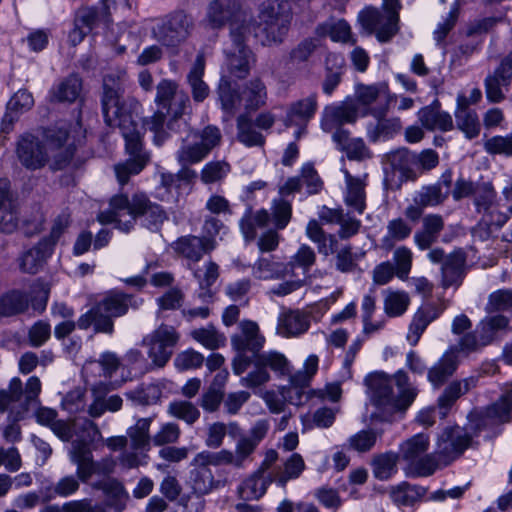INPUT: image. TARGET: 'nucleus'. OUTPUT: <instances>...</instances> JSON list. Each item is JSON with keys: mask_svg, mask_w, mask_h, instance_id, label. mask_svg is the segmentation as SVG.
Returning <instances> with one entry per match:
<instances>
[{"mask_svg": "<svg viewBox=\"0 0 512 512\" xmlns=\"http://www.w3.org/2000/svg\"><path fill=\"white\" fill-rule=\"evenodd\" d=\"M346 184L345 204L354 209L358 214H362L366 208L365 183L346 172Z\"/></svg>", "mask_w": 512, "mask_h": 512, "instance_id": "43", "label": "nucleus"}, {"mask_svg": "<svg viewBox=\"0 0 512 512\" xmlns=\"http://www.w3.org/2000/svg\"><path fill=\"white\" fill-rule=\"evenodd\" d=\"M512 82V50L501 60L498 67L484 80L486 98L490 103L505 100Z\"/></svg>", "mask_w": 512, "mask_h": 512, "instance_id": "21", "label": "nucleus"}, {"mask_svg": "<svg viewBox=\"0 0 512 512\" xmlns=\"http://www.w3.org/2000/svg\"><path fill=\"white\" fill-rule=\"evenodd\" d=\"M237 138L248 147L262 146L265 143L264 136L253 128V122L247 114L237 118Z\"/></svg>", "mask_w": 512, "mask_h": 512, "instance_id": "54", "label": "nucleus"}, {"mask_svg": "<svg viewBox=\"0 0 512 512\" xmlns=\"http://www.w3.org/2000/svg\"><path fill=\"white\" fill-rule=\"evenodd\" d=\"M161 388L154 383L141 384L137 388L127 391L125 396L135 405L149 406L155 404L161 397Z\"/></svg>", "mask_w": 512, "mask_h": 512, "instance_id": "53", "label": "nucleus"}, {"mask_svg": "<svg viewBox=\"0 0 512 512\" xmlns=\"http://www.w3.org/2000/svg\"><path fill=\"white\" fill-rule=\"evenodd\" d=\"M384 297V312L389 317H398L406 312L410 304V297L404 291L386 290Z\"/></svg>", "mask_w": 512, "mask_h": 512, "instance_id": "57", "label": "nucleus"}, {"mask_svg": "<svg viewBox=\"0 0 512 512\" xmlns=\"http://www.w3.org/2000/svg\"><path fill=\"white\" fill-rule=\"evenodd\" d=\"M462 353L460 342L452 345L446 350L441 358L428 369V381L435 387L442 386L457 370L459 365V354Z\"/></svg>", "mask_w": 512, "mask_h": 512, "instance_id": "23", "label": "nucleus"}, {"mask_svg": "<svg viewBox=\"0 0 512 512\" xmlns=\"http://www.w3.org/2000/svg\"><path fill=\"white\" fill-rule=\"evenodd\" d=\"M484 149L490 155L512 156V133L506 136H493L484 142Z\"/></svg>", "mask_w": 512, "mask_h": 512, "instance_id": "64", "label": "nucleus"}, {"mask_svg": "<svg viewBox=\"0 0 512 512\" xmlns=\"http://www.w3.org/2000/svg\"><path fill=\"white\" fill-rule=\"evenodd\" d=\"M241 95L245 102V109L255 111L266 103V86L260 79H253L245 85Z\"/></svg>", "mask_w": 512, "mask_h": 512, "instance_id": "47", "label": "nucleus"}, {"mask_svg": "<svg viewBox=\"0 0 512 512\" xmlns=\"http://www.w3.org/2000/svg\"><path fill=\"white\" fill-rule=\"evenodd\" d=\"M191 337L209 350H217L226 343V337L214 325L197 328L191 331Z\"/></svg>", "mask_w": 512, "mask_h": 512, "instance_id": "52", "label": "nucleus"}, {"mask_svg": "<svg viewBox=\"0 0 512 512\" xmlns=\"http://www.w3.org/2000/svg\"><path fill=\"white\" fill-rule=\"evenodd\" d=\"M114 0H100L96 6L78 10L75 25H81L88 33L100 24L109 25L112 22L111 8H115Z\"/></svg>", "mask_w": 512, "mask_h": 512, "instance_id": "24", "label": "nucleus"}, {"mask_svg": "<svg viewBox=\"0 0 512 512\" xmlns=\"http://www.w3.org/2000/svg\"><path fill=\"white\" fill-rule=\"evenodd\" d=\"M206 25L214 30L230 26V32L237 27L243 33H256L252 16L242 7L240 0H212L209 2L205 19Z\"/></svg>", "mask_w": 512, "mask_h": 512, "instance_id": "6", "label": "nucleus"}, {"mask_svg": "<svg viewBox=\"0 0 512 512\" xmlns=\"http://www.w3.org/2000/svg\"><path fill=\"white\" fill-rule=\"evenodd\" d=\"M429 448V437L426 434L419 433L405 441L401 447V455L407 464L426 454Z\"/></svg>", "mask_w": 512, "mask_h": 512, "instance_id": "56", "label": "nucleus"}, {"mask_svg": "<svg viewBox=\"0 0 512 512\" xmlns=\"http://www.w3.org/2000/svg\"><path fill=\"white\" fill-rule=\"evenodd\" d=\"M124 74L119 72L107 73L102 79L100 103L105 123L112 128L120 127L132 120L133 110L138 103L124 98Z\"/></svg>", "mask_w": 512, "mask_h": 512, "instance_id": "5", "label": "nucleus"}, {"mask_svg": "<svg viewBox=\"0 0 512 512\" xmlns=\"http://www.w3.org/2000/svg\"><path fill=\"white\" fill-rule=\"evenodd\" d=\"M179 339L180 335L173 326L161 324L144 337L143 344L148 346V356L152 363L162 368L172 357Z\"/></svg>", "mask_w": 512, "mask_h": 512, "instance_id": "14", "label": "nucleus"}, {"mask_svg": "<svg viewBox=\"0 0 512 512\" xmlns=\"http://www.w3.org/2000/svg\"><path fill=\"white\" fill-rule=\"evenodd\" d=\"M191 465L195 468L190 471V482L193 492L199 496L209 494L220 485V481L214 479L213 473L207 463L195 462L193 458Z\"/></svg>", "mask_w": 512, "mask_h": 512, "instance_id": "36", "label": "nucleus"}, {"mask_svg": "<svg viewBox=\"0 0 512 512\" xmlns=\"http://www.w3.org/2000/svg\"><path fill=\"white\" fill-rule=\"evenodd\" d=\"M426 493L427 488L404 481L391 487L390 497L399 506H413L421 501Z\"/></svg>", "mask_w": 512, "mask_h": 512, "instance_id": "41", "label": "nucleus"}, {"mask_svg": "<svg viewBox=\"0 0 512 512\" xmlns=\"http://www.w3.org/2000/svg\"><path fill=\"white\" fill-rule=\"evenodd\" d=\"M51 243L41 239L34 247L25 251L18 259L20 270L27 274L38 273L53 252Z\"/></svg>", "mask_w": 512, "mask_h": 512, "instance_id": "30", "label": "nucleus"}, {"mask_svg": "<svg viewBox=\"0 0 512 512\" xmlns=\"http://www.w3.org/2000/svg\"><path fill=\"white\" fill-rule=\"evenodd\" d=\"M168 413L188 425H193L200 417L198 408L189 401H174L168 406Z\"/></svg>", "mask_w": 512, "mask_h": 512, "instance_id": "62", "label": "nucleus"}, {"mask_svg": "<svg viewBox=\"0 0 512 512\" xmlns=\"http://www.w3.org/2000/svg\"><path fill=\"white\" fill-rule=\"evenodd\" d=\"M318 108L317 94L313 93L306 98L290 104L284 123L286 126H306L314 117Z\"/></svg>", "mask_w": 512, "mask_h": 512, "instance_id": "31", "label": "nucleus"}, {"mask_svg": "<svg viewBox=\"0 0 512 512\" xmlns=\"http://www.w3.org/2000/svg\"><path fill=\"white\" fill-rule=\"evenodd\" d=\"M509 318L503 314H488L476 325L473 331L465 333L460 339V347L464 355L481 351L492 344L498 333L509 325Z\"/></svg>", "mask_w": 512, "mask_h": 512, "instance_id": "10", "label": "nucleus"}, {"mask_svg": "<svg viewBox=\"0 0 512 512\" xmlns=\"http://www.w3.org/2000/svg\"><path fill=\"white\" fill-rule=\"evenodd\" d=\"M472 437L459 426L446 427L440 434L435 454L445 463H450L471 445Z\"/></svg>", "mask_w": 512, "mask_h": 512, "instance_id": "20", "label": "nucleus"}, {"mask_svg": "<svg viewBox=\"0 0 512 512\" xmlns=\"http://www.w3.org/2000/svg\"><path fill=\"white\" fill-rule=\"evenodd\" d=\"M393 261L396 276L401 280L407 279L411 271L413 261V253L411 249L406 246H398L394 248Z\"/></svg>", "mask_w": 512, "mask_h": 512, "instance_id": "63", "label": "nucleus"}, {"mask_svg": "<svg viewBox=\"0 0 512 512\" xmlns=\"http://www.w3.org/2000/svg\"><path fill=\"white\" fill-rule=\"evenodd\" d=\"M465 95H458L455 111L456 124L468 139L477 137L480 133V123L476 111L469 109Z\"/></svg>", "mask_w": 512, "mask_h": 512, "instance_id": "34", "label": "nucleus"}, {"mask_svg": "<svg viewBox=\"0 0 512 512\" xmlns=\"http://www.w3.org/2000/svg\"><path fill=\"white\" fill-rule=\"evenodd\" d=\"M316 34L319 37H330L334 42H349L351 40V27L343 19L329 20L316 27Z\"/></svg>", "mask_w": 512, "mask_h": 512, "instance_id": "49", "label": "nucleus"}, {"mask_svg": "<svg viewBox=\"0 0 512 512\" xmlns=\"http://www.w3.org/2000/svg\"><path fill=\"white\" fill-rule=\"evenodd\" d=\"M364 383L370 403L377 410L372 418L380 421H388L393 414L406 411L418 395L417 387L404 370L393 375L376 371L368 374Z\"/></svg>", "mask_w": 512, "mask_h": 512, "instance_id": "2", "label": "nucleus"}, {"mask_svg": "<svg viewBox=\"0 0 512 512\" xmlns=\"http://www.w3.org/2000/svg\"><path fill=\"white\" fill-rule=\"evenodd\" d=\"M20 202L8 179H0V230L10 234L19 228Z\"/></svg>", "mask_w": 512, "mask_h": 512, "instance_id": "22", "label": "nucleus"}, {"mask_svg": "<svg viewBox=\"0 0 512 512\" xmlns=\"http://www.w3.org/2000/svg\"><path fill=\"white\" fill-rule=\"evenodd\" d=\"M194 277L199 283L200 292L198 297L203 302H208L212 299L213 293L210 287L216 282L219 277V267L215 262H208L205 269H197L194 271Z\"/></svg>", "mask_w": 512, "mask_h": 512, "instance_id": "46", "label": "nucleus"}, {"mask_svg": "<svg viewBox=\"0 0 512 512\" xmlns=\"http://www.w3.org/2000/svg\"><path fill=\"white\" fill-rule=\"evenodd\" d=\"M205 57L203 53H199L193 63L191 70L187 75L193 100L195 102H203L209 95V87L204 82Z\"/></svg>", "mask_w": 512, "mask_h": 512, "instance_id": "38", "label": "nucleus"}, {"mask_svg": "<svg viewBox=\"0 0 512 512\" xmlns=\"http://www.w3.org/2000/svg\"><path fill=\"white\" fill-rule=\"evenodd\" d=\"M478 378L470 376L461 380L449 383L438 397L437 405L439 414L445 418L456 401L471 389L477 386Z\"/></svg>", "mask_w": 512, "mask_h": 512, "instance_id": "26", "label": "nucleus"}, {"mask_svg": "<svg viewBox=\"0 0 512 512\" xmlns=\"http://www.w3.org/2000/svg\"><path fill=\"white\" fill-rule=\"evenodd\" d=\"M399 456L394 452H385L375 455L372 459V472L376 479L385 481L397 472Z\"/></svg>", "mask_w": 512, "mask_h": 512, "instance_id": "48", "label": "nucleus"}, {"mask_svg": "<svg viewBox=\"0 0 512 512\" xmlns=\"http://www.w3.org/2000/svg\"><path fill=\"white\" fill-rule=\"evenodd\" d=\"M69 459L77 467V475L83 483H88L93 475L108 478L114 472L116 462L112 457L99 461L93 458L92 450L85 441H73L69 450Z\"/></svg>", "mask_w": 512, "mask_h": 512, "instance_id": "12", "label": "nucleus"}, {"mask_svg": "<svg viewBox=\"0 0 512 512\" xmlns=\"http://www.w3.org/2000/svg\"><path fill=\"white\" fill-rule=\"evenodd\" d=\"M95 490H101L108 498V505L115 512H122L129 499L128 492L123 484L116 478L108 477L99 479L91 484Z\"/></svg>", "mask_w": 512, "mask_h": 512, "instance_id": "32", "label": "nucleus"}, {"mask_svg": "<svg viewBox=\"0 0 512 512\" xmlns=\"http://www.w3.org/2000/svg\"><path fill=\"white\" fill-rule=\"evenodd\" d=\"M470 428L479 433L512 420V386L492 404L475 408L468 415Z\"/></svg>", "mask_w": 512, "mask_h": 512, "instance_id": "11", "label": "nucleus"}, {"mask_svg": "<svg viewBox=\"0 0 512 512\" xmlns=\"http://www.w3.org/2000/svg\"><path fill=\"white\" fill-rule=\"evenodd\" d=\"M125 139V149L129 158L123 164L115 166L120 185H125L131 175L139 174L150 161V153L144 149L142 135L135 120L118 127Z\"/></svg>", "mask_w": 512, "mask_h": 512, "instance_id": "8", "label": "nucleus"}, {"mask_svg": "<svg viewBox=\"0 0 512 512\" xmlns=\"http://www.w3.org/2000/svg\"><path fill=\"white\" fill-rule=\"evenodd\" d=\"M166 114L162 111H156L152 116L143 119L145 129L152 132L153 143L156 146H162L170 137L168 128L165 129Z\"/></svg>", "mask_w": 512, "mask_h": 512, "instance_id": "59", "label": "nucleus"}, {"mask_svg": "<svg viewBox=\"0 0 512 512\" xmlns=\"http://www.w3.org/2000/svg\"><path fill=\"white\" fill-rule=\"evenodd\" d=\"M215 247L214 239H203L195 235L181 236L172 243L175 253L192 262L200 261L204 254L214 250Z\"/></svg>", "mask_w": 512, "mask_h": 512, "instance_id": "25", "label": "nucleus"}, {"mask_svg": "<svg viewBox=\"0 0 512 512\" xmlns=\"http://www.w3.org/2000/svg\"><path fill=\"white\" fill-rule=\"evenodd\" d=\"M310 326L309 316L299 310H289L278 318L277 331L283 336H297L308 330Z\"/></svg>", "mask_w": 512, "mask_h": 512, "instance_id": "37", "label": "nucleus"}, {"mask_svg": "<svg viewBox=\"0 0 512 512\" xmlns=\"http://www.w3.org/2000/svg\"><path fill=\"white\" fill-rule=\"evenodd\" d=\"M15 153L20 164L30 171L43 168L49 161L45 145L31 133H24L18 137Z\"/></svg>", "mask_w": 512, "mask_h": 512, "instance_id": "19", "label": "nucleus"}, {"mask_svg": "<svg viewBox=\"0 0 512 512\" xmlns=\"http://www.w3.org/2000/svg\"><path fill=\"white\" fill-rule=\"evenodd\" d=\"M29 306V297L20 290H11L0 297V317L23 313Z\"/></svg>", "mask_w": 512, "mask_h": 512, "instance_id": "45", "label": "nucleus"}, {"mask_svg": "<svg viewBox=\"0 0 512 512\" xmlns=\"http://www.w3.org/2000/svg\"><path fill=\"white\" fill-rule=\"evenodd\" d=\"M239 330L231 336V345L237 351L232 361L233 372L241 375L254 365V370L240 379L242 386L256 388L267 383L270 379L267 368L281 375L288 372V360L283 354L276 351L260 353L265 337L260 333L256 322L243 320L239 323Z\"/></svg>", "mask_w": 512, "mask_h": 512, "instance_id": "1", "label": "nucleus"}, {"mask_svg": "<svg viewBox=\"0 0 512 512\" xmlns=\"http://www.w3.org/2000/svg\"><path fill=\"white\" fill-rule=\"evenodd\" d=\"M217 92L224 111L233 113L240 106L242 95L232 87L227 77L220 79Z\"/></svg>", "mask_w": 512, "mask_h": 512, "instance_id": "58", "label": "nucleus"}, {"mask_svg": "<svg viewBox=\"0 0 512 512\" xmlns=\"http://www.w3.org/2000/svg\"><path fill=\"white\" fill-rule=\"evenodd\" d=\"M437 454H425L410 464H407L404 471L406 476L411 478L428 477L435 473L438 468Z\"/></svg>", "mask_w": 512, "mask_h": 512, "instance_id": "55", "label": "nucleus"}, {"mask_svg": "<svg viewBox=\"0 0 512 512\" xmlns=\"http://www.w3.org/2000/svg\"><path fill=\"white\" fill-rule=\"evenodd\" d=\"M231 171V165L225 160L207 162L201 172L200 179L204 184H213L222 181Z\"/></svg>", "mask_w": 512, "mask_h": 512, "instance_id": "61", "label": "nucleus"}, {"mask_svg": "<svg viewBox=\"0 0 512 512\" xmlns=\"http://www.w3.org/2000/svg\"><path fill=\"white\" fill-rule=\"evenodd\" d=\"M412 226L403 218L398 217L388 221L386 235L381 239V249L391 251L397 242H402L410 237Z\"/></svg>", "mask_w": 512, "mask_h": 512, "instance_id": "40", "label": "nucleus"}, {"mask_svg": "<svg viewBox=\"0 0 512 512\" xmlns=\"http://www.w3.org/2000/svg\"><path fill=\"white\" fill-rule=\"evenodd\" d=\"M137 218H142V224L150 231L156 232L167 220V214L144 193H135L131 198L119 193L110 199L109 209L97 216L100 223H115L116 228L126 233L134 227Z\"/></svg>", "mask_w": 512, "mask_h": 512, "instance_id": "3", "label": "nucleus"}, {"mask_svg": "<svg viewBox=\"0 0 512 512\" xmlns=\"http://www.w3.org/2000/svg\"><path fill=\"white\" fill-rule=\"evenodd\" d=\"M272 483H275L273 472L264 475L258 471H254L238 487V496L244 501L259 500Z\"/></svg>", "mask_w": 512, "mask_h": 512, "instance_id": "33", "label": "nucleus"}, {"mask_svg": "<svg viewBox=\"0 0 512 512\" xmlns=\"http://www.w3.org/2000/svg\"><path fill=\"white\" fill-rule=\"evenodd\" d=\"M388 162L395 170H399L402 175L409 180H415L417 173L414 170L415 153L407 148L397 149L387 155Z\"/></svg>", "mask_w": 512, "mask_h": 512, "instance_id": "44", "label": "nucleus"}, {"mask_svg": "<svg viewBox=\"0 0 512 512\" xmlns=\"http://www.w3.org/2000/svg\"><path fill=\"white\" fill-rule=\"evenodd\" d=\"M194 21L191 15L177 10L166 15L152 29V35L161 45L176 50L191 35Z\"/></svg>", "mask_w": 512, "mask_h": 512, "instance_id": "9", "label": "nucleus"}, {"mask_svg": "<svg viewBox=\"0 0 512 512\" xmlns=\"http://www.w3.org/2000/svg\"><path fill=\"white\" fill-rule=\"evenodd\" d=\"M467 255L461 248L455 249L446 256L441 266L442 286L448 288L460 285L466 274Z\"/></svg>", "mask_w": 512, "mask_h": 512, "instance_id": "27", "label": "nucleus"}, {"mask_svg": "<svg viewBox=\"0 0 512 512\" xmlns=\"http://www.w3.org/2000/svg\"><path fill=\"white\" fill-rule=\"evenodd\" d=\"M421 124L428 130L436 129L441 131H450L453 128V120L449 113L440 110L438 100L431 105L426 106L418 112Z\"/></svg>", "mask_w": 512, "mask_h": 512, "instance_id": "35", "label": "nucleus"}, {"mask_svg": "<svg viewBox=\"0 0 512 512\" xmlns=\"http://www.w3.org/2000/svg\"><path fill=\"white\" fill-rule=\"evenodd\" d=\"M396 95H390L383 106L368 108L363 115H371L376 121L367 124V138L370 142H377L380 139H390L402 129L398 117H387L389 103L396 99Z\"/></svg>", "mask_w": 512, "mask_h": 512, "instance_id": "18", "label": "nucleus"}, {"mask_svg": "<svg viewBox=\"0 0 512 512\" xmlns=\"http://www.w3.org/2000/svg\"><path fill=\"white\" fill-rule=\"evenodd\" d=\"M143 299L121 291H109L103 298L82 314L78 320V328L87 330L93 327L94 333L112 335L114 333V318L126 315L130 308L138 309Z\"/></svg>", "mask_w": 512, "mask_h": 512, "instance_id": "4", "label": "nucleus"}, {"mask_svg": "<svg viewBox=\"0 0 512 512\" xmlns=\"http://www.w3.org/2000/svg\"><path fill=\"white\" fill-rule=\"evenodd\" d=\"M82 81L77 75H70L51 90V96L59 102H74L80 95Z\"/></svg>", "mask_w": 512, "mask_h": 512, "instance_id": "51", "label": "nucleus"}, {"mask_svg": "<svg viewBox=\"0 0 512 512\" xmlns=\"http://www.w3.org/2000/svg\"><path fill=\"white\" fill-rule=\"evenodd\" d=\"M260 22L256 25V34L252 31L251 36L259 38V31L265 34V39H261L263 45L271 43H281L289 30V15L280 13L272 4H263L259 13Z\"/></svg>", "mask_w": 512, "mask_h": 512, "instance_id": "17", "label": "nucleus"}, {"mask_svg": "<svg viewBox=\"0 0 512 512\" xmlns=\"http://www.w3.org/2000/svg\"><path fill=\"white\" fill-rule=\"evenodd\" d=\"M190 106L189 96L180 91L174 100H172L171 105L166 108L167 113L171 112V118L167 122L166 127L169 131L172 132H183L188 129V123L185 119L182 118L186 109Z\"/></svg>", "mask_w": 512, "mask_h": 512, "instance_id": "42", "label": "nucleus"}, {"mask_svg": "<svg viewBox=\"0 0 512 512\" xmlns=\"http://www.w3.org/2000/svg\"><path fill=\"white\" fill-rule=\"evenodd\" d=\"M305 470V462L303 457L298 453H293L284 462L283 470L273 472L275 483L280 487H285L287 482L300 477Z\"/></svg>", "mask_w": 512, "mask_h": 512, "instance_id": "50", "label": "nucleus"}, {"mask_svg": "<svg viewBox=\"0 0 512 512\" xmlns=\"http://www.w3.org/2000/svg\"><path fill=\"white\" fill-rule=\"evenodd\" d=\"M251 34H241L237 27L233 28L230 33L232 46L226 50L227 65L229 73L238 79L246 78L256 62L254 53L246 45Z\"/></svg>", "mask_w": 512, "mask_h": 512, "instance_id": "16", "label": "nucleus"}, {"mask_svg": "<svg viewBox=\"0 0 512 512\" xmlns=\"http://www.w3.org/2000/svg\"><path fill=\"white\" fill-rule=\"evenodd\" d=\"M40 392L41 381L37 376L29 377L25 386L20 378H12L8 387L0 390V413L10 409L16 421L22 419L32 405L39 403Z\"/></svg>", "mask_w": 512, "mask_h": 512, "instance_id": "7", "label": "nucleus"}, {"mask_svg": "<svg viewBox=\"0 0 512 512\" xmlns=\"http://www.w3.org/2000/svg\"><path fill=\"white\" fill-rule=\"evenodd\" d=\"M194 142L182 140V145L176 153L177 161L181 166L192 165L201 162L208 154L220 144L221 132L214 125L206 126L202 131H194L191 134Z\"/></svg>", "mask_w": 512, "mask_h": 512, "instance_id": "13", "label": "nucleus"}, {"mask_svg": "<svg viewBox=\"0 0 512 512\" xmlns=\"http://www.w3.org/2000/svg\"><path fill=\"white\" fill-rule=\"evenodd\" d=\"M487 314L497 313L501 314L509 312L512 314V290L499 289L492 292L488 296V301L485 305Z\"/></svg>", "mask_w": 512, "mask_h": 512, "instance_id": "60", "label": "nucleus"}, {"mask_svg": "<svg viewBox=\"0 0 512 512\" xmlns=\"http://www.w3.org/2000/svg\"><path fill=\"white\" fill-rule=\"evenodd\" d=\"M154 416L138 418L134 425L127 429V438L130 439L131 447L134 450L148 451L151 446L152 437L150 426Z\"/></svg>", "mask_w": 512, "mask_h": 512, "instance_id": "39", "label": "nucleus"}, {"mask_svg": "<svg viewBox=\"0 0 512 512\" xmlns=\"http://www.w3.org/2000/svg\"><path fill=\"white\" fill-rule=\"evenodd\" d=\"M324 113L325 118L321 125L323 130L330 131L333 124L355 123L359 114V106L356 100L347 98L338 105L326 107Z\"/></svg>", "mask_w": 512, "mask_h": 512, "instance_id": "28", "label": "nucleus"}, {"mask_svg": "<svg viewBox=\"0 0 512 512\" xmlns=\"http://www.w3.org/2000/svg\"><path fill=\"white\" fill-rule=\"evenodd\" d=\"M442 313V309L433 303L421 305L411 320L409 325L407 340L412 346H415L428 325L436 320Z\"/></svg>", "mask_w": 512, "mask_h": 512, "instance_id": "29", "label": "nucleus"}, {"mask_svg": "<svg viewBox=\"0 0 512 512\" xmlns=\"http://www.w3.org/2000/svg\"><path fill=\"white\" fill-rule=\"evenodd\" d=\"M362 29L369 35L374 34L380 43H387L399 32V21L393 14L387 15L381 9L368 6L358 14Z\"/></svg>", "mask_w": 512, "mask_h": 512, "instance_id": "15", "label": "nucleus"}]
</instances>
